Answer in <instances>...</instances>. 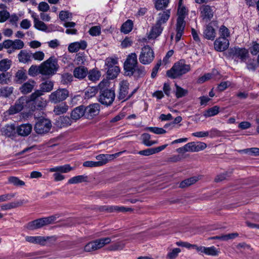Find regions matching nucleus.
<instances>
[{
	"label": "nucleus",
	"mask_w": 259,
	"mask_h": 259,
	"mask_svg": "<svg viewBox=\"0 0 259 259\" xmlns=\"http://www.w3.org/2000/svg\"><path fill=\"white\" fill-rule=\"evenodd\" d=\"M56 219V217L54 215L36 219L27 223L26 228L29 230H36L52 224Z\"/></svg>",
	"instance_id": "423d86ee"
},
{
	"label": "nucleus",
	"mask_w": 259,
	"mask_h": 259,
	"mask_svg": "<svg viewBox=\"0 0 259 259\" xmlns=\"http://www.w3.org/2000/svg\"><path fill=\"white\" fill-rule=\"evenodd\" d=\"M185 21L182 17H178L176 24V31L177 34L176 35V40L179 41L184 33V28L185 27Z\"/></svg>",
	"instance_id": "a211bd4d"
},
{
	"label": "nucleus",
	"mask_w": 259,
	"mask_h": 259,
	"mask_svg": "<svg viewBox=\"0 0 259 259\" xmlns=\"http://www.w3.org/2000/svg\"><path fill=\"white\" fill-rule=\"evenodd\" d=\"M88 78L91 81H96L99 79L100 77V72L96 70L93 69L88 72Z\"/></svg>",
	"instance_id": "49530a36"
},
{
	"label": "nucleus",
	"mask_w": 259,
	"mask_h": 259,
	"mask_svg": "<svg viewBox=\"0 0 259 259\" xmlns=\"http://www.w3.org/2000/svg\"><path fill=\"white\" fill-rule=\"evenodd\" d=\"M32 126L30 123L22 124L16 128V132L18 135L25 137L29 135L32 131Z\"/></svg>",
	"instance_id": "aec40b11"
},
{
	"label": "nucleus",
	"mask_w": 259,
	"mask_h": 259,
	"mask_svg": "<svg viewBox=\"0 0 259 259\" xmlns=\"http://www.w3.org/2000/svg\"><path fill=\"white\" fill-rule=\"evenodd\" d=\"M226 56L235 61H237V59H239L241 62H245L248 56V51L244 48L234 47L227 50Z\"/></svg>",
	"instance_id": "39448f33"
},
{
	"label": "nucleus",
	"mask_w": 259,
	"mask_h": 259,
	"mask_svg": "<svg viewBox=\"0 0 259 259\" xmlns=\"http://www.w3.org/2000/svg\"><path fill=\"white\" fill-rule=\"evenodd\" d=\"M98 92L97 87H90L87 89L85 93V97L87 98H91L96 95Z\"/></svg>",
	"instance_id": "864d4df0"
},
{
	"label": "nucleus",
	"mask_w": 259,
	"mask_h": 259,
	"mask_svg": "<svg viewBox=\"0 0 259 259\" xmlns=\"http://www.w3.org/2000/svg\"><path fill=\"white\" fill-rule=\"evenodd\" d=\"M169 3V0H157L155 3L156 10H160L165 8Z\"/></svg>",
	"instance_id": "3c124183"
},
{
	"label": "nucleus",
	"mask_w": 259,
	"mask_h": 259,
	"mask_svg": "<svg viewBox=\"0 0 259 259\" xmlns=\"http://www.w3.org/2000/svg\"><path fill=\"white\" fill-rule=\"evenodd\" d=\"M1 132L3 135L8 137L13 136L16 132V128L15 126L13 124H7L1 129Z\"/></svg>",
	"instance_id": "2f4dec72"
},
{
	"label": "nucleus",
	"mask_w": 259,
	"mask_h": 259,
	"mask_svg": "<svg viewBox=\"0 0 259 259\" xmlns=\"http://www.w3.org/2000/svg\"><path fill=\"white\" fill-rule=\"evenodd\" d=\"M219 251L214 246L206 247L205 254L209 255L216 256L218 254Z\"/></svg>",
	"instance_id": "052dcab7"
},
{
	"label": "nucleus",
	"mask_w": 259,
	"mask_h": 259,
	"mask_svg": "<svg viewBox=\"0 0 259 259\" xmlns=\"http://www.w3.org/2000/svg\"><path fill=\"white\" fill-rule=\"evenodd\" d=\"M49 237L46 238L43 236H26L25 240L26 241L40 245H44Z\"/></svg>",
	"instance_id": "7c9ffc66"
},
{
	"label": "nucleus",
	"mask_w": 259,
	"mask_h": 259,
	"mask_svg": "<svg viewBox=\"0 0 259 259\" xmlns=\"http://www.w3.org/2000/svg\"><path fill=\"white\" fill-rule=\"evenodd\" d=\"M39 92H34L29 96V106L32 111H41L44 110L47 105V99L42 97Z\"/></svg>",
	"instance_id": "7ed1b4c3"
},
{
	"label": "nucleus",
	"mask_w": 259,
	"mask_h": 259,
	"mask_svg": "<svg viewBox=\"0 0 259 259\" xmlns=\"http://www.w3.org/2000/svg\"><path fill=\"white\" fill-rule=\"evenodd\" d=\"M175 87L176 88V96L177 98H182L188 94V90L184 89L183 88L179 86L177 84H175Z\"/></svg>",
	"instance_id": "09e8293b"
},
{
	"label": "nucleus",
	"mask_w": 259,
	"mask_h": 259,
	"mask_svg": "<svg viewBox=\"0 0 259 259\" xmlns=\"http://www.w3.org/2000/svg\"><path fill=\"white\" fill-rule=\"evenodd\" d=\"M163 31V27L161 25L156 23L153 26L149 33L148 38L149 39H155L159 36Z\"/></svg>",
	"instance_id": "c756f323"
},
{
	"label": "nucleus",
	"mask_w": 259,
	"mask_h": 259,
	"mask_svg": "<svg viewBox=\"0 0 259 259\" xmlns=\"http://www.w3.org/2000/svg\"><path fill=\"white\" fill-rule=\"evenodd\" d=\"M126 151H123L116 153L114 154H99L96 156V158L98 160L97 163H99V166H102L107 163L109 160L116 158L120 156L122 153L125 152Z\"/></svg>",
	"instance_id": "dca6fc26"
},
{
	"label": "nucleus",
	"mask_w": 259,
	"mask_h": 259,
	"mask_svg": "<svg viewBox=\"0 0 259 259\" xmlns=\"http://www.w3.org/2000/svg\"><path fill=\"white\" fill-rule=\"evenodd\" d=\"M229 46V41L225 37H220L214 42V47L216 51L222 52L227 50Z\"/></svg>",
	"instance_id": "f3484780"
},
{
	"label": "nucleus",
	"mask_w": 259,
	"mask_h": 259,
	"mask_svg": "<svg viewBox=\"0 0 259 259\" xmlns=\"http://www.w3.org/2000/svg\"><path fill=\"white\" fill-rule=\"evenodd\" d=\"M170 15V10H166L162 13H160L158 14L156 23L158 24L162 25L165 23L169 19Z\"/></svg>",
	"instance_id": "473e14b6"
},
{
	"label": "nucleus",
	"mask_w": 259,
	"mask_h": 259,
	"mask_svg": "<svg viewBox=\"0 0 259 259\" xmlns=\"http://www.w3.org/2000/svg\"><path fill=\"white\" fill-rule=\"evenodd\" d=\"M32 57L35 60L42 61L45 57V54L41 51L32 53Z\"/></svg>",
	"instance_id": "774afa93"
},
{
	"label": "nucleus",
	"mask_w": 259,
	"mask_h": 259,
	"mask_svg": "<svg viewBox=\"0 0 259 259\" xmlns=\"http://www.w3.org/2000/svg\"><path fill=\"white\" fill-rule=\"evenodd\" d=\"M92 36H98L101 33V27L99 26L92 27L89 31Z\"/></svg>",
	"instance_id": "680f3d73"
},
{
	"label": "nucleus",
	"mask_w": 259,
	"mask_h": 259,
	"mask_svg": "<svg viewBox=\"0 0 259 259\" xmlns=\"http://www.w3.org/2000/svg\"><path fill=\"white\" fill-rule=\"evenodd\" d=\"M10 75L8 73L0 74V83L1 84H8L10 81Z\"/></svg>",
	"instance_id": "e2e57ef3"
},
{
	"label": "nucleus",
	"mask_w": 259,
	"mask_h": 259,
	"mask_svg": "<svg viewBox=\"0 0 259 259\" xmlns=\"http://www.w3.org/2000/svg\"><path fill=\"white\" fill-rule=\"evenodd\" d=\"M10 17V13L7 10L0 11V22L6 21Z\"/></svg>",
	"instance_id": "69168bd1"
},
{
	"label": "nucleus",
	"mask_w": 259,
	"mask_h": 259,
	"mask_svg": "<svg viewBox=\"0 0 259 259\" xmlns=\"http://www.w3.org/2000/svg\"><path fill=\"white\" fill-rule=\"evenodd\" d=\"M88 73L87 68L84 66H78L74 68L73 75L75 78L81 79L84 78Z\"/></svg>",
	"instance_id": "cd10ccee"
},
{
	"label": "nucleus",
	"mask_w": 259,
	"mask_h": 259,
	"mask_svg": "<svg viewBox=\"0 0 259 259\" xmlns=\"http://www.w3.org/2000/svg\"><path fill=\"white\" fill-rule=\"evenodd\" d=\"M201 15L203 19L210 20L213 16V10L208 5H203L200 8Z\"/></svg>",
	"instance_id": "b1692460"
},
{
	"label": "nucleus",
	"mask_w": 259,
	"mask_h": 259,
	"mask_svg": "<svg viewBox=\"0 0 259 259\" xmlns=\"http://www.w3.org/2000/svg\"><path fill=\"white\" fill-rule=\"evenodd\" d=\"M111 241L109 237L102 238L91 241L87 244L84 247L86 252H91L98 250L105 245L109 244Z\"/></svg>",
	"instance_id": "0eeeda50"
},
{
	"label": "nucleus",
	"mask_w": 259,
	"mask_h": 259,
	"mask_svg": "<svg viewBox=\"0 0 259 259\" xmlns=\"http://www.w3.org/2000/svg\"><path fill=\"white\" fill-rule=\"evenodd\" d=\"M27 102V100L24 97L20 98L15 104L11 106L7 111V113L9 115H13L20 112L23 109L24 106Z\"/></svg>",
	"instance_id": "4468645a"
},
{
	"label": "nucleus",
	"mask_w": 259,
	"mask_h": 259,
	"mask_svg": "<svg viewBox=\"0 0 259 259\" xmlns=\"http://www.w3.org/2000/svg\"><path fill=\"white\" fill-rule=\"evenodd\" d=\"M146 74V71L144 66L141 65H138L135 67L132 70H130L125 74L128 76H134L136 79L143 77Z\"/></svg>",
	"instance_id": "2eb2a0df"
},
{
	"label": "nucleus",
	"mask_w": 259,
	"mask_h": 259,
	"mask_svg": "<svg viewBox=\"0 0 259 259\" xmlns=\"http://www.w3.org/2000/svg\"><path fill=\"white\" fill-rule=\"evenodd\" d=\"M190 70V65L185 64L183 60L176 63L172 68L167 70L166 75L172 79L178 78Z\"/></svg>",
	"instance_id": "20e7f679"
},
{
	"label": "nucleus",
	"mask_w": 259,
	"mask_h": 259,
	"mask_svg": "<svg viewBox=\"0 0 259 259\" xmlns=\"http://www.w3.org/2000/svg\"><path fill=\"white\" fill-rule=\"evenodd\" d=\"M59 68L57 59L54 56L40 64V74L44 75H53Z\"/></svg>",
	"instance_id": "f03ea898"
},
{
	"label": "nucleus",
	"mask_w": 259,
	"mask_h": 259,
	"mask_svg": "<svg viewBox=\"0 0 259 259\" xmlns=\"http://www.w3.org/2000/svg\"><path fill=\"white\" fill-rule=\"evenodd\" d=\"M107 69V76L110 79H113L115 78L120 72V69L119 67H111Z\"/></svg>",
	"instance_id": "ea45409f"
},
{
	"label": "nucleus",
	"mask_w": 259,
	"mask_h": 259,
	"mask_svg": "<svg viewBox=\"0 0 259 259\" xmlns=\"http://www.w3.org/2000/svg\"><path fill=\"white\" fill-rule=\"evenodd\" d=\"M249 50L252 55H256L259 53V44L256 41H253Z\"/></svg>",
	"instance_id": "4d7b16f0"
},
{
	"label": "nucleus",
	"mask_w": 259,
	"mask_h": 259,
	"mask_svg": "<svg viewBox=\"0 0 259 259\" xmlns=\"http://www.w3.org/2000/svg\"><path fill=\"white\" fill-rule=\"evenodd\" d=\"M69 96V92L65 89H59L49 96L50 101L55 104L65 100Z\"/></svg>",
	"instance_id": "9d476101"
},
{
	"label": "nucleus",
	"mask_w": 259,
	"mask_h": 259,
	"mask_svg": "<svg viewBox=\"0 0 259 259\" xmlns=\"http://www.w3.org/2000/svg\"><path fill=\"white\" fill-rule=\"evenodd\" d=\"M13 87H9L0 88V97H9L13 93Z\"/></svg>",
	"instance_id": "a18cd8bd"
},
{
	"label": "nucleus",
	"mask_w": 259,
	"mask_h": 259,
	"mask_svg": "<svg viewBox=\"0 0 259 259\" xmlns=\"http://www.w3.org/2000/svg\"><path fill=\"white\" fill-rule=\"evenodd\" d=\"M145 130H148L154 134L160 135L166 133V131L162 128L157 127H147Z\"/></svg>",
	"instance_id": "6e6d98bb"
},
{
	"label": "nucleus",
	"mask_w": 259,
	"mask_h": 259,
	"mask_svg": "<svg viewBox=\"0 0 259 259\" xmlns=\"http://www.w3.org/2000/svg\"><path fill=\"white\" fill-rule=\"evenodd\" d=\"M130 83L127 80H123L119 82L117 98L119 100L126 101L130 99L129 93Z\"/></svg>",
	"instance_id": "9b49d317"
},
{
	"label": "nucleus",
	"mask_w": 259,
	"mask_h": 259,
	"mask_svg": "<svg viewBox=\"0 0 259 259\" xmlns=\"http://www.w3.org/2000/svg\"><path fill=\"white\" fill-rule=\"evenodd\" d=\"M102 211H107L109 212H126L132 211L133 209L130 207H126L124 206H103L101 208Z\"/></svg>",
	"instance_id": "412c9836"
},
{
	"label": "nucleus",
	"mask_w": 259,
	"mask_h": 259,
	"mask_svg": "<svg viewBox=\"0 0 259 259\" xmlns=\"http://www.w3.org/2000/svg\"><path fill=\"white\" fill-rule=\"evenodd\" d=\"M36 84V82L34 80L29 79L20 87L19 90L22 94L24 95L27 94L32 92Z\"/></svg>",
	"instance_id": "6ab92c4d"
},
{
	"label": "nucleus",
	"mask_w": 259,
	"mask_h": 259,
	"mask_svg": "<svg viewBox=\"0 0 259 259\" xmlns=\"http://www.w3.org/2000/svg\"><path fill=\"white\" fill-rule=\"evenodd\" d=\"M143 139V143L147 146H151L154 144L157 143L156 141H150L151 136L148 133H144L142 135Z\"/></svg>",
	"instance_id": "c03bdc74"
},
{
	"label": "nucleus",
	"mask_w": 259,
	"mask_h": 259,
	"mask_svg": "<svg viewBox=\"0 0 259 259\" xmlns=\"http://www.w3.org/2000/svg\"><path fill=\"white\" fill-rule=\"evenodd\" d=\"M16 82L17 83H22L27 79L25 70H18L15 74Z\"/></svg>",
	"instance_id": "c9c22d12"
},
{
	"label": "nucleus",
	"mask_w": 259,
	"mask_h": 259,
	"mask_svg": "<svg viewBox=\"0 0 259 259\" xmlns=\"http://www.w3.org/2000/svg\"><path fill=\"white\" fill-rule=\"evenodd\" d=\"M72 16V14L68 11H61L59 14V18L61 21H65Z\"/></svg>",
	"instance_id": "338daca9"
},
{
	"label": "nucleus",
	"mask_w": 259,
	"mask_h": 259,
	"mask_svg": "<svg viewBox=\"0 0 259 259\" xmlns=\"http://www.w3.org/2000/svg\"><path fill=\"white\" fill-rule=\"evenodd\" d=\"M181 252V249L179 248H176L173 249L171 251L168 253L166 255V258L168 259H175L176 258L178 254Z\"/></svg>",
	"instance_id": "bf43d9fd"
},
{
	"label": "nucleus",
	"mask_w": 259,
	"mask_h": 259,
	"mask_svg": "<svg viewBox=\"0 0 259 259\" xmlns=\"http://www.w3.org/2000/svg\"><path fill=\"white\" fill-rule=\"evenodd\" d=\"M87 176L79 175L70 179L68 182V183L69 184H77L83 182H87Z\"/></svg>",
	"instance_id": "58836bf2"
},
{
	"label": "nucleus",
	"mask_w": 259,
	"mask_h": 259,
	"mask_svg": "<svg viewBox=\"0 0 259 259\" xmlns=\"http://www.w3.org/2000/svg\"><path fill=\"white\" fill-rule=\"evenodd\" d=\"M232 172L231 171H226L224 173L220 174L216 176L214 179V181L215 182H220L227 179V178H229L231 176Z\"/></svg>",
	"instance_id": "603ef678"
},
{
	"label": "nucleus",
	"mask_w": 259,
	"mask_h": 259,
	"mask_svg": "<svg viewBox=\"0 0 259 259\" xmlns=\"http://www.w3.org/2000/svg\"><path fill=\"white\" fill-rule=\"evenodd\" d=\"M24 47V42L21 39H16L13 40V43L12 48L14 50H21Z\"/></svg>",
	"instance_id": "13d9d810"
},
{
	"label": "nucleus",
	"mask_w": 259,
	"mask_h": 259,
	"mask_svg": "<svg viewBox=\"0 0 259 259\" xmlns=\"http://www.w3.org/2000/svg\"><path fill=\"white\" fill-rule=\"evenodd\" d=\"M34 26L36 29L43 31H46L48 28L47 25L39 20L34 22Z\"/></svg>",
	"instance_id": "5fc2aeb1"
},
{
	"label": "nucleus",
	"mask_w": 259,
	"mask_h": 259,
	"mask_svg": "<svg viewBox=\"0 0 259 259\" xmlns=\"http://www.w3.org/2000/svg\"><path fill=\"white\" fill-rule=\"evenodd\" d=\"M72 119L67 116H62L58 117L56 119L55 124L60 128L70 125L72 123Z\"/></svg>",
	"instance_id": "393cba45"
},
{
	"label": "nucleus",
	"mask_w": 259,
	"mask_h": 259,
	"mask_svg": "<svg viewBox=\"0 0 259 259\" xmlns=\"http://www.w3.org/2000/svg\"><path fill=\"white\" fill-rule=\"evenodd\" d=\"M12 61L8 59H4L0 61V71H6L10 69Z\"/></svg>",
	"instance_id": "79ce46f5"
},
{
	"label": "nucleus",
	"mask_w": 259,
	"mask_h": 259,
	"mask_svg": "<svg viewBox=\"0 0 259 259\" xmlns=\"http://www.w3.org/2000/svg\"><path fill=\"white\" fill-rule=\"evenodd\" d=\"M109 84L107 80H103L98 86L100 90L98 101L102 105L107 106L112 104L115 97L114 90L107 88Z\"/></svg>",
	"instance_id": "f257e3e1"
},
{
	"label": "nucleus",
	"mask_w": 259,
	"mask_h": 259,
	"mask_svg": "<svg viewBox=\"0 0 259 259\" xmlns=\"http://www.w3.org/2000/svg\"><path fill=\"white\" fill-rule=\"evenodd\" d=\"M84 105H80L74 108L71 113V118L76 121L82 116L85 117Z\"/></svg>",
	"instance_id": "a878e982"
},
{
	"label": "nucleus",
	"mask_w": 259,
	"mask_h": 259,
	"mask_svg": "<svg viewBox=\"0 0 259 259\" xmlns=\"http://www.w3.org/2000/svg\"><path fill=\"white\" fill-rule=\"evenodd\" d=\"M139 65L137 56L135 53H132L128 55L124 63V70L125 74L130 70H132L135 67Z\"/></svg>",
	"instance_id": "f8f14e48"
},
{
	"label": "nucleus",
	"mask_w": 259,
	"mask_h": 259,
	"mask_svg": "<svg viewBox=\"0 0 259 259\" xmlns=\"http://www.w3.org/2000/svg\"><path fill=\"white\" fill-rule=\"evenodd\" d=\"M10 183L17 187H21L25 185V182L16 177H10L8 179Z\"/></svg>",
	"instance_id": "8fccbe9b"
},
{
	"label": "nucleus",
	"mask_w": 259,
	"mask_h": 259,
	"mask_svg": "<svg viewBox=\"0 0 259 259\" xmlns=\"http://www.w3.org/2000/svg\"><path fill=\"white\" fill-rule=\"evenodd\" d=\"M238 235L239 234L237 233H233L226 235L210 237L208 238V240L218 239L222 241H228L230 239H233L235 238L238 237Z\"/></svg>",
	"instance_id": "72a5a7b5"
},
{
	"label": "nucleus",
	"mask_w": 259,
	"mask_h": 259,
	"mask_svg": "<svg viewBox=\"0 0 259 259\" xmlns=\"http://www.w3.org/2000/svg\"><path fill=\"white\" fill-rule=\"evenodd\" d=\"M52 127V123L50 120L46 118H40L36 122L34 130L35 132L40 135L48 133Z\"/></svg>",
	"instance_id": "1a4fd4ad"
},
{
	"label": "nucleus",
	"mask_w": 259,
	"mask_h": 259,
	"mask_svg": "<svg viewBox=\"0 0 259 259\" xmlns=\"http://www.w3.org/2000/svg\"><path fill=\"white\" fill-rule=\"evenodd\" d=\"M219 112V107L217 106H214L210 108H209L207 110H206L204 113L203 115L206 117H209L211 116H214L218 114Z\"/></svg>",
	"instance_id": "37998d69"
},
{
	"label": "nucleus",
	"mask_w": 259,
	"mask_h": 259,
	"mask_svg": "<svg viewBox=\"0 0 259 259\" xmlns=\"http://www.w3.org/2000/svg\"><path fill=\"white\" fill-rule=\"evenodd\" d=\"M32 53L26 50H21L18 55V60L20 63H28L31 61Z\"/></svg>",
	"instance_id": "5701e85b"
},
{
	"label": "nucleus",
	"mask_w": 259,
	"mask_h": 259,
	"mask_svg": "<svg viewBox=\"0 0 259 259\" xmlns=\"http://www.w3.org/2000/svg\"><path fill=\"white\" fill-rule=\"evenodd\" d=\"M73 168L69 164H65L62 166H59L50 168V172H58L62 173H67L72 170Z\"/></svg>",
	"instance_id": "f704fd0d"
},
{
	"label": "nucleus",
	"mask_w": 259,
	"mask_h": 259,
	"mask_svg": "<svg viewBox=\"0 0 259 259\" xmlns=\"http://www.w3.org/2000/svg\"><path fill=\"white\" fill-rule=\"evenodd\" d=\"M133 22L131 20H127L121 26L120 30L122 32L127 34L131 32L133 29Z\"/></svg>",
	"instance_id": "e433bc0d"
},
{
	"label": "nucleus",
	"mask_w": 259,
	"mask_h": 259,
	"mask_svg": "<svg viewBox=\"0 0 259 259\" xmlns=\"http://www.w3.org/2000/svg\"><path fill=\"white\" fill-rule=\"evenodd\" d=\"M155 56L153 50L148 45L144 46L141 49L139 59L141 63L143 65L150 64L154 60Z\"/></svg>",
	"instance_id": "6e6552de"
},
{
	"label": "nucleus",
	"mask_w": 259,
	"mask_h": 259,
	"mask_svg": "<svg viewBox=\"0 0 259 259\" xmlns=\"http://www.w3.org/2000/svg\"><path fill=\"white\" fill-rule=\"evenodd\" d=\"M87 47V43L85 40L74 42L70 44L68 46V51L71 53L77 52L79 50H84Z\"/></svg>",
	"instance_id": "4be33fe9"
},
{
	"label": "nucleus",
	"mask_w": 259,
	"mask_h": 259,
	"mask_svg": "<svg viewBox=\"0 0 259 259\" xmlns=\"http://www.w3.org/2000/svg\"><path fill=\"white\" fill-rule=\"evenodd\" d=\"M117 60L113 58H108L106 59L105 65L107 67L105 69H106L111 67H118L117 66L115 65L117 64Z\"/></svg>",
	"instance_id": "0e129e2a"
},
{
	"label": "nucleus",
	"mask_w": 259,
	"mask_h": 259,
	"mask_svg": "<svg viewBox=\"0 0 259 259\" xmlns=\"http://www.w3.org/2000/svg\"><path fill=\"white\" fill-rule=\"evenodd\" d=\"M203 36L205 38L211 40H214L216 37L215 30L210 24L207 25L204 29Z\"/></svg>",
	"instance_id": "bb28decb"
},
{
	"label": "nucleus",
	"mask_w": 259,
	"mask_h": 259,
	"mask_svg": "<svg viewBox=\"0 0 259 259\" xmlns=\"http://www.w3.org/2000/svg\"><path fill=\"white\" fill-rule=\"evenodd\" d=\"M68 109V106L65 104H61L55 106L54 112L56 115H60L66 113Z\"/></svg>",
	"instance_id": "4c0bfd02"
},
{
	"label": "nucleus",
	"mask_w": 259,
	"mask_h": 259,
	"mask_svg": "<svg viewBox=\"0 0 259 259\" xmlns=\"http://www.w3.org/2000/svg\"><path fill=\"white\" fill-rule=\"evenodd\" d=\"M53 82L50 80H46L40 84V90H37L35 91L39 92L40 94L43 95L44 93L51 91L53 89Z\"/></svg>",
	"instance_id": "c85d7f7f"
},
{
	"label": "nucleus",
	"mask_w": 259,
	"mask_h": 259,
	"mask_svg": "<svg viewBox=\"0 0 259 259\" xmlns=\"http://www.w3.org/2000/svg\"><path fill=\"white\" fill-rule=\"evenodd\" d=\"M38 74H40V65L38 66L34 65L31 66L28 69V74L31 76L34 77Z\"/></svg>",
	"instance_id": "de8ad7c7"
},
{
	"label": "nucleus",
	"mask_w": 259,
	"mask_h": 259,
	"mask_svg": "<svg viewBox=\"0 0 259 259\" xmlns=\"http://www.w3.org/2000/svg\"><path fill=\"white\" fill-rule=\"evenodd\" d=\"M238 152L240 153H244L248 154L251 156H259V148H250L242 150H240Z\"/></svg>",
	"instance_id": "a19ab883"
},
{
	"label": "nucleus",
	"mask_w": 259,
	"mask_h": 259,
	"mask_svg": "<svg viewBox=\"0 0 259 259\" xmlns=\"http://www.w3.org/2000/svg\"><path fill=\"white\" fill-rule=\"evenodd\" d=\"M85 117L87 119H92L98 115L100 110V105L99 103H93L88 106H84Z\"/></svg>",
	"instance_id": "ddd939ff"
}]
</instances>
